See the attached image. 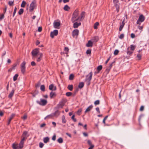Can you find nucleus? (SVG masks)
I'll return each instance as SVG.
<instances>
[{
    "label": "nucleus",
    "instance_id": "f704fd0d",
    "mask_svg": "<svg viewBox=\"0 0 149 149\" xmlns=\"http://www.w3.org/2000/svg\"><path fill=\"white\" fill-rule=\"evenodd\" d=\"M73 85H69L68 87V88L69 89L70 91H72L73 89Z\"/></svg>",
    "mask_w": 149,
    "mask_h": 149
},
{
    "label": "nucleus",
    "instance_id": "6ab92c4d",
    "mask_svg": "<svg viewBox=\"0 0 149 149\" xmlns=\"http://www.w3.org/2000/svg\"><path fill=\"white\" fill-rule=\"evenodd\" d=\"M93 106L92 105L88 107L86 110L85 113H86L87 112L90 111L91 109L93 108Z\"/></svg>",
    "mask_w": 149,
    "mask_h": 149
},
{
    "label": "nucleus",
    "instance_id": "680f3d73",
    "mask_svg": "<svg viewBox=\"0 0 149 149\" xmlns=\"http://www.w3.org/2000/svg\"><path fill=\"white\" fill-rule=\"evenodd\" d=\"M144 107L143 106H141L140 108V110L141 111H143V110H144Z\"/></svg>",
    "mask_w": 149,
    "mask_h": 149
},
{
    "label": "nucleus",
    "instance_id": "0eeeda50",
    "mask_svg": "<svg viewBox=\"0 0 149 149\" xmlns=\"http://www.w3.org/2000/svg\"><path fill=\"white\" fill-rule=\"evenodd\" d=\"M58 34V31L57 30H55L53 32H51L50 33V36L52 38H53L54 36H56Z\"/></svg>",
    "mask_w": 149,
    "mask_h": 149
},
{
    "label": "nucleus",
    "instance_id": "20e7f679",
    "mask_svg": "<svg viewBox=\"0 0 149 149\" xmlns=\"http://www.w3.org/2000/svg\"><path fill=\"white\" fill-rule=\"evenodd\" d=\"M39 49L36 48L32 51L31 52V54L33 58L36 57L37 55L39 54Z\"/></svg>",
    "mask_w": 149,
    "mask_h": 149
},
{
    "label": "nucleus",
    "instance_id": "de8ad7c7",
    "mask_svg": "<svg viewBox=\"0 0 149 149\" xmlns=\"http://www.w3.org/2000/svg\"><path fill=\"white\" fill-rule=\"evenodd\" d=\"M119 52V51L117 49L115 50L114 52V54L115 55H117L118 54Z\"/></svg>",
    "mask_w": 149,
    "mask_h": 149
},
{
    "label": "nucleus",
    "instance_id": "37998d69",
    "mask_svg": "<svg viewBox=\"0 0 149 149\" xmlns=\"http://www.w3.org/2000/svg\"><path fill=\"white\" fill-rule=\"evenodd\" d=\"M100 101L98 100H97L94 102V104L95 105H98L100 104Z\"/></svg>",
    "mask_w": 149,
    "mask_h": 149
},
{
    "label": "nucleus",
    "instance_id": "4468645a",
    "mask_svg": "<svg viewBox=\"0 0 149 149\" xmlns=\"http://www.w3.org/2000/svg\"><path fill=\"white\" fill-rule=\"evenodd\" d=\"M73 24V27L74 28H77L79 26H80L81 24V23L80 22H79L78 23L77 22H74Z\"/></svg>",
    "mask_w": 149,
    "mask_h": 149
},
{
    "label": "nucleus",
    "instance_id": "79ce46f5",
    "mask_svg": "<svg viewBox=\"0 0 149 149\" xmlns=\"http://www.w3.org/2000/svg\"><path fill=\"white\" fill-rule=\"evenodd\" d=\"M14 1H9L8 2V4L10 6H12L13 5Z\"/></svg>",
    "mask_w": 149,
    "mask_h": 149
},
{
    "label": "nucleus",
    "instance_id": "39448f33",
    "mask_svg": "<svg viewBox=\"0 0 149 149\" xmlns=\"http://www.w3.org/2000/svg\"><path fill=\"white\" fill-rule=\"evenodd\" d=\"M26 63L25 62V61H24L20 65L21 72L23 74H24L25 72Z\"/></svg>",
    "mask_w": 149,
    "mask_h": 149
},
{
    "label": "nucleus",
    "instance_id": "c756f323",
    "mask_svg": "<svg viewBox=\"0 0 149 149\" xmlns=\"http://www.w3.org/2000/svg\"><path fill=\"white\" fill-rule=\"evenodd\" d=\"M84 86V83L83 82H81L79 84L78 87L79 88H82Z\"/></svg>",
    "mask_w": 149,
    "mask_h": 149
},
{
    "label": "nucleus",
    "instance_id": "0e129e2a",
    "mask_svg": "<svg viewBox=\"0 0 149 149\" xmlns=\"http://www.w3.org/2000/svg\"><path fill=\"white\" fill-rule=\"evenodd\" d=\"M132 53L133 52L129 51H128L127 52V54L128 55H131L132 54Z\"/></svg>",
    "mask_w": 149,
    "mask_h": 149
},
{
    "label": "nucleus",
    "instance_id": "e2e57ef3",
    "mask_svg": "<svg viewBox=\"0 0 149 149\" xmlns=\"http://www.w3.org/2000/svg\"><path fill=\"white\" fill-rule=\"evenodd\" d=\"M42 28L41 27H38V31L39 32H41L42 31Z\"/></svg>",
    "mask_w": 149,
    "mask_h": 149
},
{
    "label": "nucleus",
    "instance_id": "338daca9",
    "mask_svg": "<svg viewBox=\"0 0 149 149\" xmlns=\"http://www.w3.org/2000/svg\"><path fill=\"white\" fill-rule=\"evenodd\" d=\"M131 37L132 38H134L135 37V35L133 33H131Z\"/></svg>",
    "mask_w": 149,
    "mask_h": 149
},
{
    "label": "nucleus",
    "instance_id": "ddd939ff",
    "mask_svg": "<svg viewBox=\"0 0 149 149\" xmlns=\"http://www.w3.org/2000/svg\"><path fill=\"white\" fill-rule=\"evenodd\" d=\"M144 20L145 17L143 15H141L139 16L138 20L140 21L141 22H143Z\"/></svg>",
    "mask_w": 149,
    "mask_h": 149
},
{
    "label": "nucleus",
    "instance_id": "8fccbe9b",
    "mask_svg": "<svg viewBox=\"0 0 149 149\" xmlns=\"http://www.w3.org/2000/svg\"><path fill=\"white\" fill-rule=\"evenodd\" d=\"M16 11H17V8L16 7H15V9H14V12H13V17H14L15 16V13L16 12Z\"/></svg>",
    "mask_w": 149,
    "mask_h": 149
},
{
    "label": "nucleus",
    "instance_id": "09e8293b",
    "mask_svg": "<svg viewBox=\"0 0 149 149\" xmlns=\"http://www.w3.org/2000/svg\"><path fill=\"white\" fill-rule=\"evenodd\" d=\"M108 117V116H106L104 118L103 120V122L104 124L105 123V120L107 119V118Z\"/></svg>",
    "mask_w": 149,
    "mask_h": 149
},
{
    "label": "nucleus",
    "instance_id": "b1692460",
    "mask_svg": "<svg viewBox=\"0 0 149 149\" xmlns=\"http://www.w3.org/2000/svg\"><path fill=\"white\" fill-rule=\"evenodd\" d=\"M49 139L48 137H47L44 138L43 141L45 143H47L49 141Z\"/></svg>",
    "mask_w": 149,
    "mask_h": 149
},
{
    "label": "nucleus",
    "instance_id": "7c9ffc66",
    "mask_svg": "<svg viewBox=\"0 0 149 149\" xmlns=\"http://www.w3.org/2000/svg\"><path fill=\"white\" fill-rule=\"evenodd\" d=\"M74 77V75L73 74H70L69 77V79L70 80H71L73 79Z\"/></svg>",
    "mask_w": 149,
    "mask_h": 149
},
{
    "label": "nucleus",
    "instance_id": "dca6fc26",
    "mask_svg": "<svg viewBox=\"0 0 149 149\" xmlns=\"http://www.w3.org/2000/svg\"><path fill=\"white\" fill-rule=\"evenodd\" d=\"M64 105V103L63 101H61L57 105V107L58 108H62L63 106Z\"/></svg>",
    "mask_w": 149,
    "mask_h": 149
},
{
    "label": "nucleus",
    "instance_id": "603ef678",
    "mask_svg": "<svg viewBox=\"0 0 149 149\" xmlns=\"http://www.w3.org/2000/svg\"><path fill=\"white\" fill-rule=\"evenodd\" d=\"M27 118V116L26 115H24L23 117H22V118L24 120H25Z\"/></svg>",
    "mask_w": 149,
    "mask_h": 149
},
{
    "label": "nucleus",
    "instance_id": "c03bdc74",
    "mask_svg": "<svg viewBox=\"0 0 149 149\" xmlns=\"http://www.w3.org/2000/svg\"><path fill=\"white\" fill-rule=\"evenodd\" d=\"M72 94V93L70 92H68L66 93V95L67 96H70Z\"/></svg>",
    "mask_w": 149,
    "mask_h": 149
},
{
    "label": "nucleus",
    "instance_id": "aec40b11",
    "mask_svg": "<svg viewBox=\"0 0 149 149\" xmlns=\"http://www.w3.org/2000/svg\"><path fill=\"white\" fill-rule=\"evenodd\" d=\"M99 40L98 37L97 36L94 37L92 39L93 42H96Z\"/></svg>",
    "mask_w": 149,
    "mask_h": 149
},
{
    "label": "nucleus",
    "instance_id": "f257e3e1",
    "mask_svg": "<svg viewBox=\"0 0 149 149\" xmlns=\"http://www.w3.org/2000/svg\"><path fill=\"white\" fill-rule=\"evenodd\" d=\"M80 17L79 15V11L76 9L73 12L71 18V21L72 23L79 20L80 21Z\"/></svg>",
    "mask_w": 149,
    "mask_h": 149
},
{
    "label": "nucleus",
    "instance_id": "423d86ee",
    "mask_svg": "<svg viewBox=\"0 0 149 149\" xmlns=\"http://www.w3.org/2000/svg\"><path fill=\"white\" fill-rule=\"evenodd\" d=\"M37 102L39 104L42 105H45L47 103V101L46 100L43 99H40V101H37Z\"/></svg>",
    "mask_w": 149,
    "mask_h": 149
},
{
    "label": "nucleus",
    "instance_id": "2f4dec72",
    "mask_svg": "<svg viewBox=\"0 0 149 149\" xmlns=\"http://www.w3.org/2000/svg\"><path fill=\"white\" fill-rule=\"evenodd\" d=\"M40 90L42 91H45V87L44 85H42L40 86Z\"/></svg>",
    "mask_w": 149,
    "mask_h": 149
},
{
    "label": "nucleus",
    "instance_id": "2eb2a0df",
    "mask_svg": "<svg viewBox=\"0 0 149 149\" xmlns=\"http://www.w3.org/2000/svg\"><path fill=\"white\" fill-rule=\"evenodd\" d=\"M60 112L58 110H57L54 113H53L54 116L56 117H58L60 115Z\"/></svg>",
    "mask_w": 149,
    "mask_h": 149
},
{
    "label": "nucleus",
    "instance_id": "ea45409f",
    "mask_svg": "<svg viewBox=\"0 0 149 149\" xmlns=\"http://www.w3.org/2000/svg\"><path fill=\"white\" fill-rule=\"evenodd\" d=\"M18 76V75L17 74H16L13 77V79L14 81H15L17 79V77Z\"/></svg>",
    "mask_w": 149,
    "mask_h": 149
},
{
    "label": "nucleus",
    "instance_id": "5701e85b",
    "mask_svg": "<svg viewBox=\"0 0 149 149\" xmlns=\"http://www.w3.org/2000/svg\"><path fill=\"white\" fill-rule=\"evenodd\" d=\"M53 114L52 113L49 115H48L46 116L45 118V119H46L47 118H52L54 117Z\"/></svg>",
    "mask_w": 149,
    "mask_h": 149
},
{
    "label": "nucleus",
    "instance_id": "052dcab7",
    "mask_svg": "<svg viewBox=\"0 0 149 149\" xmlns=\"http://www.w3.org/2000/svg\"><path fill=\"white\" fill-rule=\"evenodd\" d=\"M87 143H88V144L89 146H91V145H92V142H91V141L89 140H88V141Z\"/></svg>",
    "mask_w": 149,
    "mask_h": 149
},
{
    "label": "nucleus",
    "instance_id": "a19ab883",
    "mask_svg": "<svg viewBox=\"0 0 149 149\" xmlns=\"http://www.w3.org/2000/svg\"><path fill=\"white\" fill-rule=\"evenodd\" d=\"M62 122L63 123H66V120L65 118V117L64 115L62 116Z\"/></svg>",
    "mask_w": 149,
    "mask_h": 149
},
{
    "label": "nucleus",
    "instance_id": "412c9836",
    "mask_svg": "<svg viewBox=\"0 0 149 149\" xmlns=\"http://www.w3.org/2000/svg\"><path fill=\"white\" fill-rule=\"evenodd\" d=\"M125 23L124 22V21H123L122 22V24H120V28H119V31H121L122 30V29L124 27V25H125Z\"/></svg>",
    "mask_w": 149,
    "mask_h": 149
},
{
    "label": "nucleus",
    "instance_id": "49530a36",
    "mask_svg": "<svg viewBox=\"0 0 149 149\" xmlns=\"http://www.w3.org/2000/svg\"><path fill=\"white\" fill-rule=\"evenodd\" d=\"M75 117V116L74 115H73L72 117H71V118L73 120V121L74 122H76L77 121V120L76 119L74 118Z\"/></svg>",
    "mask_w": 149,
    "mask_h": 149
},
{
    "label": "nucleus",
    "instance_id": "f8f14e48",
    "mask_svg": "<svg viewBox=\"0 0 149 149\" xmlns=\"http://www.w3.org/2000/svg\"><path fill=\"white\" fill-rule=\"evenodd\" d=\"M79 33V31L77 29H75L72 32V35L73 37L77 36Z\"/></svg>",
    "mask_w": 149,
    "mask_h": 149
},
{
    "label": "nucleus",
    "instance_id": "3c124183",
    "mask_svg": "<svg viewBox=\"0 0 149 149\" xmlns=\"http://www.w3.org/2000/svg\"><path fill=\"white\" fill-rule=\"evenodd\" d=\"M137 57L139 58V60H140L141 59V54H139L137 55Z\"/></svg>",
    "mask_w": 149,
    "mask_h": 149
},
{
    "label": "nucleus",
    "instance_id": "bb28decb",
    "mask_svg": "<svg viewBox=\"0 0 149 149\" xmlns=\"http://www.w3.org/2000/svg\"><path fill=\"white\" fill-rule=\"evenodd\" d=\"M63 9L65 11H68L70 9V7L68 5H66L64 6Z\"/></svg>",
    "mask_w": 149,
    "mask_h": 149
},
{
    "label": "nucleus",
    "instance_id": "774afa93",
    "mask_svg": "<svg viewBox=\"0 0 149 149\" xmlns=\"http://www.w3.org/2000/svg\"><path fill=\"white\" fill-rule=\"evenodd\" d=\"M111 69V68H109L108 67L107 68L106 70V71H107V73H108V72H109L110 71V70Z\"/></svg>",
    "mask_w": 149,
    "mask_h": 149
},
{
    "label": "nucleus",
    "instance_id": "f03ea898",
    "mask_svg": "<svg viewBox=\"0 0 149 149\" xmlns=\"http://www.w3.org/2000/svg\"><path fill=\"white\" fill-rule=\"evenodd\" d=\"M92 72H91L86 76L85 82L88 86H89L90 84V81L92 79Z\"/></svg>",
    "mask_w": 149,
    "mask_h": 149
},
{
    "label": "nucleus",
    "instance_id": "9d476101",
    "mask_svg": "<svg viewBox=\"0 0 149 149\" xmlns=\"http://www.w3.org/2000/svg\"><path fill=\"white\" fill-rule=\"evenodd\" d=\"M49 89L50 90L55 91L56 88V86H54L53 84H52L49 86Z\"/></svg>",
    "mask_w": 149,
    "mask_h": 149
},
{
    "label": "nucleus",
    "instance_id": "393cba45",
    "mask_svg": "<svg viewBox=\"0 0 149 149\" xmlns=\"http://www.w3.org/2000/svg\"><path fill=\"white\" fill-rule=\"evenodd\" d=\"M14 90H12L10 94H9L8 95V97L10 98H11L13 96V95L14 93Z\"/></svg>",
    "mask_w": 149,
    "mask_h": 149
},
{
    "label": "nucleus",
    "instance_id": "58836bf2",
    "mask_svg": "<svg viewBox=\"0 0 149 149\" xmlns=\"http://www.w3.org/2000/svg\"><path fill=\"white\" fill-rule=\"evenodd\" d=\"M26 4V2L24 1H23L22 2V3L21 6L22 7L24 8L25 7Z\"/></svg>",
    "mask_w": 149,
    "mask_h": 149
},
{
    "label": "nucleus",
    "instance_id": "a878e982",
    "mask_svg": "<svg viewBox=\"0 0 149 149\" xmlns=\"http://www.w3.org/2000/svg\"><path fill=\"white\" fill-rule=\"evenodd\" d=\"M85 16V12H82L81 14V16L80 17V21H81V19H83Z\"/></svg>",
    "mask_w": 149,
    "mask_h": 149
},
{
    "label": "nucleus",
    "instance_id": "4be33fe9",
    "mask_svg": "<svg viewBox=\"0 0 149 149\" xmlns=\"http://www.w3.org/2000/svg\"><path fill=\"white\" fill-rule=\"evenodd\" d=\"M56 94L55 92H51L50 94V96L51 98H52L53 97L56 96Z\"/></svg>",
    "mask_w": 149,
    "mask_h": 149
},
{
    "label": "nucleus",
    "instance_id": "f3484780",
    "mask_svg": "<svg viewBox=\"0 0 149 149\" xmlns=\"http://www.w3.org/2000/svg\"><path fill=\"white\" fill-rule=\"evenodd\" d=\"M54 27L56 28H57L60 25V23L59 22H54Z\"/></svg>",
    "mask_w": 149,
    "mask_h": 149
},
{
    "label": "nucleus",
    "instance_id": "a18cd8bd",
    "mask_svg": "<svg viewBox=\"0 0 149 149\" xmlns=\"http://www.w3.org/2000/svg\"><path fill=\"white\" fill-rule=\"evenodd\" d=\"M17 64L16 63H15L13 65V66L12 68H12V69L13 70H15V67L17 66Z\"/></svg>",
    "mask_w": 149,
    "mask_h": 149
},
{
    "label": "nucleus",
    "instance_id": "7ed1b4c3",
    "mask_svg": "<svg viewBox=\"0 0 149 149\" xmlns=\"http://www.w3.org/2000/svg\"><path fill=\"white\" fill-rule=\"evenodd\" d=\"M36 2L35 0H34L30 5L29 11L31 12L36 6Z\"/></svg>",
    "mask_w": 149,
    "mask_h": 149
},
{
    "label": "nucleus",
    "instance_id": "473e14b6",
    "mask_svg": "<svg viewBox=\"0 0 149 149\" xmlns=\"http://www.w3.org/2000/svg\"><path fill=\"white\" fill-rule=\"evenodd\" d=\"M99 25L98 22H96L94 25V28L95 29H97V26Z\"/></svg>",
    "mask_w": 149,
    "mask_h": 149
},
{
    "label": "nucleus",
    "instance_id": "1a4fd4ad",
    "mask_svg": "<svg viewBox=\"0 0 149 149\" xmlns=\"http://www.w3.org/2000/svg\"><path fill=\"white\" fill-rule=\"evenodd\" d=\"M26 140L24 139H22L20 143L19 144V148L20 149L22 148L23 147V145L24 141Z\"/></svg>",
    "mask_w": 149,
    "mask_h": 149
},
{
    "label": "nucleus",
    "instance_id": "e433bc0d",
    "mask_svg": "<svg viewBox=\"0 0 149 149\" xmlns=\"http://www.w3.org/2000/svg\"><path fill=\"white\" fill-rule=\"evenodd\" d=\"M24 12V9L22 8L20 9L18 12V14L19 15H22Z\"/></svg>",
    "mask_w": 149,
    "mask_h": 149
},
{
    "label": "nucleus",
    "instance_id": "a211bd4d",
    "mask_svg": "<svg viewBox=\"0 0 149 149\" xmlns=\"http://www.w3.org/2000/svg\"><path fill=\"white\" fill-rule=\"evenodd\" d=\"M93 42L91 40L88 41V43L86 44L87 47H92L93 46Z\"/></svg>",
    "mask_w": 149,
    "mask_h": 149
},
{
    "label": "nucleus",
    "instance_id": "cd10ccee",
    "mask_svg": "<svg viewBox=\"0 0 149 149\" xmlns=\"http://www.w3.org/2000/svg\"><path fill=\"white\" fill-rule=\"evenodd\" d=\"M13 149H19L18 146L17 145L15 144V143H13L12 146Z\"/></svg>",
    "mask_w": 149,
    "mask_h": 149
},
{
    "label": "nucleus",
    "instance_id": "69168bd1",
    "mask_svg": "<svg viewBox=\"0 0 149 149\" xmlns=\"http://www.w3.org/2000/svg\"><path fill=\"white\" fill-rule=\"evenodd\" d=\"M138 28L140 30H142L143 29V26H140L139 25L138 26Z\"/></svg>",
    "mask_w": 149,
    "mask_h": 149
},
{
    "label": "nucleus",
    "instance_id": "5fc2aeb1",
    "mask_svg": "<svg viewBox=\"0 0 149 149\" xmlns=\"http://www.w3.org/2000/svg\"><path fill=\"white\" fill-rule=\"evenodd\" d=\"M4 17V15L3 14H1L0 16V20H1Z\"/></svg>",
    "mask_w": 149,
    "mask_h": 149
},
{
    "label": "nucleus",
    "instance_id": "4c0bfd02",
    "mask_svg": "<svg viewBox=\"0 0 149 149\" xmlns=\"http://www.w3.org/2000/svg\"><path fill=\"white\" fill-rule=\"evenodd\" d=\"M130 47L131 50L133 51L135 49L136 47V46L135 45H131Z\"/></svg>",
    "mask_w": 149,
    "mask_h": 149
},
{
    "label": "nucleus",
    "instance_id": "c9c22d12",
    "mask_svg": "<svg viewBox=\"0 0 149 149\" xmlns=\"http://www.w3.org/2000/svg\"><path fill=\"white\" fill-rule=\"evenodd\" d=\"M57 141L59 143H62L63 142V139L62 138H60L57 140Z\"/></svg>",
    "mask_w": 149,
    "mask_h": 149
},
{
    "label": "nucleus",
    "instance_id": "864d4df0",
    "mask_svg": "<svg viewBox=\"0 0 149 149\" xmlns=\"http://www.w3.org/2000/svg\"><path fill=\"white\" fill-rule=\"evenodd\" d=\"M44 144L43 143L41 142H40L39 143V147L40 148H42L44 146Z\"/></svg>",
    "mask_w": 149,
    "mask_h": 149
},
{
    "label": "nucleus",
    "instance_id": "9b49d317",
    "mask_svg": "<svg viewBox=\"0 0 149 149\" xmlns=\"http://www.w3.org/2000/svg\"><path fill=\"white\" fill-rule=\"evenodd\" d=\"M15 115L14 114H12L10 117L8 118V122L7 123L8 125L11 120L14 117Z\"/></svg>",
    "mask_w": 149,
    "mask_h": 149
},
{
    "label": "nucleus",
    "instance_id": "c85d7f7f",
    "mask_svg": "<svg viewBox=\"0 0 149 149\" xmlns=\"http://www.w3.org/2000/svg\"><path fill=\"white\" fill-rule=\"evenodd\" d=\"M115 4V6L116 8V10L117 12H118L119 10V5L118 3H116Z\"/></svg>",
    "mask_w": 149,
    "mask_h": 149
},
{
    "label": "nucleus",
    "instance_id": "6e6d98bb",
    "mask_svg": "<svg viewBox=\"0 0 149 149\" xmlns=\"http://www.w3.org/2000/svg\"><path fill=\"white\" fill-rule=\"evenodd\" d=\"M91 49H88L87 50L86 53L87 54H90L91 53Z\"/></svg>",
    "mask_w": 149,
    "mask_h": 149
},
{
    "label": "nucleus",
    "instance_id": "4d7b16f0",
    "mask_svg": "<svg viewBox=\"0 0 149 149\" xmlns=\"http://www.w3.org/2000/svg\"><path fill=\"white\" fill-rule=\"evenodd\" d=\"M82 111L81 109H79L77 111L78 114L79 115Z\"/></svg>",
    "mask_w": 149,
    "mask_h": 149
},
{
    "label": "nucleus",
    "instance_id": "bf43d9fd",
    "mask_svg": "<svg viewBox=\"0 0 149 149\" xmlns=\"http://www.w3.org/2000/svg\"><path fill=\"white\" fill-rule=\"evenodd\" d=\"M31 65L32 66H34L36 65V63L34 61H32L31 62Z\"/></svg>",
    "mask_w": 149,
    "mask_h": 149
},
{
    "label": "nucleus",
    "instance_id": "6e6552de",
    "mask_svg": "<svg viewBox=\"0 0 149 149\" xmlns=\"http://www.w3.org/2000/svg\"><path fill=\"white\" fill-rule=\"evenodd\" d=\"M28 136V132L25 131L23 132L22 137V139H24L26 140Z\"/></svg>",
    "mask_w": 149,
    "mask_h": 149
},
{
    "label": "nucleus",
    "instance_id": "72a5a7b5",
    "mask_svg": "<svg viewBox=\"0 0 149 149\" xmlns=\"http://www.w3.org/2000/svg\"><path fill=\"white\" fill-rule=\"evenodd\" d=\"M102 66L101 65H100L97 67V70L98 71V72H99L102 69Z\"/></svg>",
    "mask_w": 149,
    "mask_h": 149
},
{
    "label": "nucleus",
    "instance_id": "13d9d810",
    "mask_svg": "<svg viewBox=\"0 0 149 149\" xmlns=\"http://www.w3.org/2000/svg\"><path fill=\"white\" fill-rule=\"evenodd\" d=\"M124 36V34H122L119 36V38L121 39H122L123 38Z\"/></svg>",
    "mask_w": 149,
    "mask_h": 149
}]
</instances>
